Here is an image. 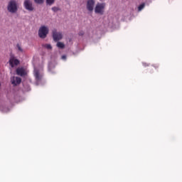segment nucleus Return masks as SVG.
Returning <instances> with one entry per match:
<instances>
[{"mask_svg": "<svg viewBox=\"0 0 182 182\" xmlns=\"http://www.w3.org/2000/svg\"><path fill=\"white\" fill-rule=\"evenodd\" d=\"M51 9L53 12H58V11H60V9H59L58 7H56V6L52 7Z\"/></svg>", "mask_w": 182, "mask_h": 182, "instance_id": "15", "label": "nucleus"}, {"mask_svg": "<svg viewBox=\"0 0 182 182\" xmlns=\"http://www.w3.org/2000/svg\"><path fill=\"white\" fill-rule=\"evenodd\" d=\"M144 6H145L144 3L140 4V5L139 6V7H138V11H141L142 9H144Z\"/></svg>", "mask_w": 182, "mask_h": 182, "instance_id": "14", "label": "nucleus"}, {"mask_svg": "<svg viewBox=\"0 0 182 182\" xmlns=\"http://www.w3.org/2000/svg\"><path fill=\"white\" fill-rule=\"evenodd\" d=\"M34 2H35L36 4H42V3L43 2V0H34Z\"/></svg>", "mask_w": 182, "mask_h": 182, "instance_id": "17", "label": "nucleus"}, {"mask_svg": "<svg viewBox=\"0 0 182 182\" xmlns=\"http://www.w3.org/2000/svg\"><path fill=\"white\" fill-rule=\"evenodd\" d=\"M23 6L26 11H29V12H32L35 11V7H33V4L31 0H25L23 2Z\"/></svg>", "mask_w": 182, "mask_h": 182, "instance_id": "4", "label": "nucleus"}, {"mask_svg": "<svg viewBox=\"0 0 182 182\" xmlns=\"http://www.w3.org/2000/svg\"><path fill=\"white\" fill-rule=\"evenodd\" d=\"M61 59H63V60H66V55H62Z\"/></svg>", "mask_w": 182, "mask_h": 182, "instance_id": "19", "label": "nucleus"}, {"mask_svg": "<svg viewBox=\"0 0 182 182\" xmlns=\"http://www.w3.org/2000/svg\"><path fill=\"white\" fill-rule=\"evenodd\" d=\"M96 1L95 0H87L86 8L89 12H93V9H95V4Z\"/></svg>", "mask_w": 182, "mask_h": 182, "instance_id": "5", "label": "nucleus"}, {"mask_svg": "<svg viewBox=\"0 0 182 182\" xmlns=\"http://www.w3.org/2000/svg\"><path fill=\"white\" fill-rule=\"evenodd\" d=\"M154 68H155V69H159V65H154Z\"/></svg>", "mask_w": 182, "mask_h": 182, "instance_id": "21", "label": "nucleus"}, {"mask_svg": "<svg viewBox=\"0 0 182 182\" xmlns=\"http://www.w3.org/2000/svg\"><path fill=\"white\" fill-rule=\"evenodd\" d=\"M43 48L48 49V50H52V46L50 44H43Z\"/></svg>", "mask_w": 182, "mask_h": 182, "instance_id": "11", "label": "nucleus"}, {"mask_svg": "<svg viewBox=\"0 0 182 182\" xmlns=\"http://www.w3.org/2000/svg\"><path fill=\"white\" fill-rule=\"evenodd\" d=\"M49 33V28L45 26H42L38 30V36L41 39H45Z\"/></svg>", "mask_w": 182, "mask_h": 182, "instance_id": "3", "label": "nucleus"}, {"mask_svg": "<svg viewBox=\"0 0 182 182\" xmlns=\"http://www.w3.org/2000/svg\"><path fill=\"white\" fill-rule=\"evenodd\" d=\"M17 49H18V50H19V52H23L22 47H21V45H19V44H17Z\"/></svg>", "mask_w": 182, "mask_h": 182, "instance_id": "16", "label": "nucleus"}, {"mask_svg": "<svg viewBox=\"0 0 182 182\" xmlns=\"http://www.w3.org/2000/svg\"><path fill=\"white\" fill-rule=\"evenodd\" d=\"M7 11H9L10 14H16V12H18V4H16V1L11 0L9 2Z\"/></svg>", "mask_w": 182, "mask_h": 182, "instance_id": "1", "label": "nucleus"}, {"mask_svg": "<svg viewBox=\"0 0 182 182\" xmlns=\"http://www.w3.org/2000/svg\"><path fill=\"white\" fill-rule=\"evenodd\" d=\"M0 86H1V83H0Z\"/></svg>", "mask_w": 182, "mask_h": 182, "instance_id": "22", "label": "nucleus"}, {"mask_svg": "<svg viewBox=\"0 0 182 182\" xmlns=\"http://www.w3.org/2000/svg\"><path fill=\"white\" fill-rule=\"evenodd\" d=\"M16 73L19 76H23V75H25V70H23V68H17L16 69Z\"/></svg>", "mask_w": 182, "mask_h": 182, "instance_id": "10", "label": "nucleus"}, {"mask_svg": "<svg viewBox=\"0 0 182 182\" xmlns=\"http://www.w3.org/2000/svg\"><path fill=\"white\" fill-rule=\"evenodd\" d=\"M57 46L60 49H63L65 48V44L63 43H62V42H58L57 43Z\"/></svg>", "mask_w": 182, "mask_h": 182, "instance_id": "12", "label": "nucleus"}, {"mask_svg": "<svg viewBox=\"0 0 182 182\" xmlns=\"http://www.w3.org/2000/svg\"><path fill=\"white\" fill-rule=\"evenodd\" d=\"M53 38L55 42H58V41H60V39H62L63 38L62 33H58V31H56V29H54L53 31Z\"/></svg>", "mask_w": 182, "mask_h": 182, "instance_id": "6", "label": "nucleus"}, {"mask_svg": "<svg viewBox=\"0 0 182 182\" xmlns=\"http://www.w3.org/2000/svg\"><path fill=\"white\" fill-rule=\"evenodd\" d=\"M21 82H22V79L19 77H14L11 80V83L14 85V86H18V85H21Z\"/></svg>", "mask_w": 182, "mask_h": 182, "instance_id": "8", "label": "nucleus"}, {"mask_svg": "<svg viewBox=\"0 0 182 182\" xmlns=\"http://www.w3.org/2000/svg\"><path fill=\"white\" fill-rule=\"evenodd\" d=\"M105 9H106V3H97L95 7V12L99 15H104Z\"/></svg>", "mask_w": 182, "mask_h": 182, "instance_id": "2", "label": "nucleus"}, {"mask_svg": "<svg viewBox=\"0 0 182 182\" xmlns=\"http://www.w3.org/2000/svg\"><path fill=\"white\" fill-rule=\"evenodd\" d=\"M143 66H144V68L149 66V64L146 63H143Z\"/></svg>", "mask_w": 182, "mask_h": 182, "instance_id": "20", "label": "nucleus"}, {"mask_svg": "<svg viewBox=\"0 0 182 182\" xmlns=\"http://www.w3.org/2000/svg\"><path fill=\"white\" fill-rule=\"evenodd\" d=\"M20 61L18 59H16L15 57L11 56L9 60V65L11 66V68H14V66H18L19 65Z\"/></svg>", "mask_w": 182, "mask_h": 182, "instance_id": "7", "label": "nucleus"}, {"mask_svg": "<svg viewBox=\"0 0 182 182\" xmlns=\"http://www.w3.org/2000/svg\"><path fill=\"white\" fill-rule=\"evenodd\" d=\"M34 76H35L36 80H37V82H39L40 80H42V75H41L39 74V70H34Z\"/></svg>", "mask_w": 182, "mask_h": 182, "instance_id": "9", "label": "nucleus"}, {"mask_svg": "<svg viewBox=\"0 0 182 182\" xmlns=\"http://www.w3.org/2000/svg\"><path fill=\"white\" fill-rule=\"evenodd\" d=\"M78 35L80 36H83L85 35V32H83V31H81L79 32Z\"/></svg>", "mask_w": 182, "mask_h": 182, "instance_id": "18", "label": "nucleus"}, {"mask_svg": "<svg viewBox=\"0 0 182 182\" xmlns=\"http://www.w3.org/2000/svg\"><path fill=\"white\" fill-rule=\"evenodd\" d=\"M47 5H53L55 4V0H46Z\"/></svg>", "mask_w": 182, "mask_h": 182, "instance_id": "13", "label": "nucleus"}]
</instances>
